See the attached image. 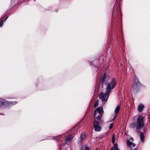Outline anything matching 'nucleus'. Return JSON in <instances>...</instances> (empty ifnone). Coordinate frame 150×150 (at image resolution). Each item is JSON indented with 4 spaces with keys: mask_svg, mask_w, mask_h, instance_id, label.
I'll return each mask as SVG.
<instances>
[{
    "mask_svg": "<svg viewBox=\"0 0 150 150\" xmlns=\"http://www.w3.org/2000/svg\"><path fill=\"white\" fill-rule=\"evenodd\" d=\"M142 86V84L139 81L137 77L135 75L132 86V89L133 93L135 94L138 93Z\"/></svg>",
    "mask_w": 150,
    "mask_h": 150,
    "instance_id": "nucleus-1",
    "label": "nucleus"
},
{
    "mask_svg": "<svg viewBox=\"0 0 150 150\" xmlns=\"http://www.w3.org/2000/svg\"><path fill=\"white\" fill-rule=\"evenodd\" d=\"M118 12L120 13L121 14V12L120 8V4L118 1H117L114 6L113 11L112 13V23H113L114 22V16L116 15Z\"/></svg>",
    "mask_w": 150,
    "mask_h": 150,
    "instance_id": "nucleus-2",
    "label": "nucleus"
},
{
    "mask_svg": "<svg viewBox=\"0 0 150 150\" xmlns=\"http://www.w3.org/2000/svg\"><path fill=\"white\" fill-rule=\"evenodd\" d=\"M145 124L144 117L142 115H139L137 118L136 122V129L140 130L144 127Z\"/></svg>",
    "mask_w": 150,
    "mask_h": 150,
    "instance_id": "nucleus-3",
    "label": "nucleus"
},
{
    "mask_svg": "<svg viewBox=\"0 0 150 150\" xmlns=\"http://www.w3.org/2000/svg\"><path fill=\"white\" fill-rule=\"evenodd\" d=\"M116 83V79L115 78H112L110 82L108 83L107 87L105 88L106 93L107 94H110L111 90L113 89Z\"/></svg>",
    "mask_w": 150,
    "mask_h": 150,
    "instance_id": "nucleus-4",
    "label": "nucleus"
},
{
    "mask_svg": "<svg viewBox=\"0 0 150 150\" xmlns=\"http://www.w3.org/2000/svg\"><path fill=\"white\" fill-rule=\"evenodd\" d=\"M17 103L16 101L9 102L4 99L0 101V107L5 108L7 107L10 106Z\"/></svg>",
    "mask_w": 150,
    "mask_h": 150,
    "instance_id": "nucleus-5",
    "label": "nucleus"
},
{
    "mask_svg": "<svg viewBox=\"0 0 150 150\" xmlns=\"http://www.w3.org/2000/svg\"><path fill=\"white\" fill-rule=\"evenodd\" d=\"M110 94H107L106 93V91L105 93L101 92L99 96V98L101 99L103 102H106L108 98V96Z\"/></svg>",
    "mask_w": 150,
    "mask_h": 150,
    "instance_id": "nucleus-6",
    "label": "nucleus"
},
{
    "mask_svg": "<svg viewBox=\"0 0 150 150\" xmlns=\"http://www.w3.org/2000/svg\"><path fill=\"white\" fill-rule=\"evenodd\" d=\"M93 126L95 131L99 132L101 129V127L99 125V122L95 120H93Z\"/></svg>",
    "mask_w": 150,
    "mask_h": 150,
    "instance_id": "nucleus-7",
    "label": "nucleus"
},
{
    "mask_svg": "<svg viewBox=\"0 0 150 150\" xmlns=\"http://www.w3.org/2000/svg\"><path fill=\"white\" fill-rule=\"evenodd\" d=\"M98 112L99 114L103 115L104 111L102 107H99L95 110L94 114V117L96 116Z\"/></svg>",
    "mask_w": 150,
    "mask_h": 150,
    "instance_id": "nucleus-8",
    "label": "nucleus"
},
{
    "mask_svg": "<svg viewBox=\"0 0 150 150\" xmlns=\"http://www.w3.org/2000/svg\"><path fill=\"white\" fill-rule=\"evenodd\" d=\"M85 138H86L85 135L83 134H81L79 138V139L78 142V144H82Z\"/></svg>",
    "mask_w": 150,
    "mask_h": 150,
    "instance_id": "nucleus-9",
    "label": "nucleus"
},
{
    "mask_svg": "<svg viewBox=\"0 0 150 150\" xmlns=\"http://www.w3.org/2000/svg\"><path fill=\"white\" fill-rule=\"evenodd\" d=\"M106 74L105 73H104L103 74V76H102L101 78L102 84V86H103V84L105 83L106 82Z\"/></svg>",
    "mask_w": 150,
    "mask_h": 150,
    "instance_id": "nucleus-10",
    "label": "nucleus"
},
{
    "mask_svg": "<svg viewBox=\"0 0 150 150\" xmlns=\"http://www.w3.org/2000/svg\"><path fill=\"white\" fill-rule=\"evenodd\" d=\"M144 107V105L143 104H140L138 106V111L140 112H142Z\"/></svg>",
    "mask_w": 150,
    "mask_h": 150,
    "instance_id": "nucleus-11",
    "label": "nucleus"
},
{
    "mask_svg": "<svg viewBox=\"0 0 150 150\" xmlns=\"http://www.w3.org/2000/svg\"><path fill=\"white\" fill-rule=\"evenodd\" d=\"M140 140L142 142H143L144 140V135L143 133L142 132H140Z\"/></svg>",
    "mask_w": 150,
    "mask_h": 150,
    "instance_id": "nucleus-12",
    "label": "nucleus"
},
{
    "mask_svg": "<svg viewBox=\"0 0 150 150\" xmlns=\"http://www.w3.org/2000/svg\"><path fill=\"white\" fill-rule=\"evenodd\" d=\"M103 116V114H99L96 117V119L99 120V121L101 122H103V120L101 119V117Z\"/></svg>",
    "mask_w": 150,
    "mask_h": 150,
    "instance_id": "nucleus-13",
    "label": "nucleus"
},
{
    "mask_svg": "<svg viewBox=\"0 0 150 150\" xmlns=\"http://www.w3.org/2000/svg\"><path fill=\"white\" fill-rule=\"evenodd\" d=\"M70 135H69V136L67 137L66 139V143L69 144L70 142V140L71 139V138L70 137Z\"/></svg>",
    "mask_w": 150,
    "mask_h": 150,
    "instance_id": "nucleus-14",
    "label": "nucleus"
},
{
    "mask_svg": "<svg viewBox=\"0 0 150 150\" xmlns=\"http://www.w3.org/2000/svg\"><path fill=\"white\" fill-rule=\"evenodd\" d=\"M120 105H118L117 106L115 110V114H117L120 111Z\"/></svg>",
    "mask_w": 150,
    "mask_h": 150,
    "instance_id": "nucleus-15",
    "label": "nucleus"
},
{
    "mask_svg": "<svg viewBox=\"0 0 150 150\" xmlns=\"http://www.w3.org/2000/svg\"><path fill=\"white\" fill-rule=\"evenodd\" d=\"M61 137V135H59L53 137V139L54 140H58Z\"/></svg>",
    "mask_w": 150,
    "mask_h": 150,
    "instance_id": "nucleus-16",
    "label": "nucleus"
},
{
    "mask_svg": "<svg viewBox=\"0 0 150 150\" xmlns=\"http://www.w3.org/2000/svg\"><path fill=\"white\" fill-rule=\"evenodd\" d=\"M81 150H90V148L88 146L85 145L82 148Z\"/></svg>",
    "mask_w": 150,
    "mask_h": 150,
    "instance_id": "nucleus-17",
    "label": "nucleus"
},
{
    "mask_svg": "<svg viewBox=\"0 0 150 150\" xmlns=\"http://www.w3.org/2000/svg\"><path fill=\"white\" fill-rule=\"evenodd\" d=\"M135 127L136 128V123H132L130 125V127L131 128H133Z\"/></svg>",
    "mask_w": 150,
    "mask_h": 150,
    "instance_id": "nucleus-18",
    "label": "nucleus"
},
{
    "mask_svg": "<svg viewBox=\"0 0 150 150\" xmlns=\"http://www.w3.org/2000/svg\"><path fill=\"white\" fill-rule=\"evenodd\" d=\"M99 104V100H97L95 102L94 104V107L95 108H96L97 107Z\"/></svg>",
    "mask_w": 150,
    "mask_h": 150,
    "instance_id": "nucleus-19",
    "label": "nucleus"
},
{
    "mask_svg": "<svg viewBox=\"0 0 150 150\" xmlns=\"http://www.w3.org/2000/svg\"><path fill=\"white\" fill-rule=\"evenodd\" d=\"M132 142H131L129 140H127V146L130 147L131 146V144Z\"/></svg>",
    "mask_w": 150,
    "mask_h": 150,
    "instance_id": "nucleus-20",
    "label": "nucleus"
},
{
    "mask_svg": "<svg viewBox=\"0 0 150 150\" xmlns=\"http://www.w3.org/2000/svg\"><path fill=\"white\" fill-rule=\"evenodd\" d=\"M114 150H120L117 147V144H115L114 145Z\"/></svg>",
    "mask_w": 150,
    "mask_h": 150,
    "instance_id": "nucleus-21",
    "label": "nucleus"
},
{
    "mask_svg": "<svg viewBox=\"0 0 150 150\" xmlns=\"http://www.w3.org/2000/svg\"><path fill=\"white\" fill-rule=\"evenodd\" d=\"M115 136L114 135H113L112 136V143L114 144L115 142Z\"/></svg>",
    "mask_w": 150,
    "mask_h": 150,
    "instance_id": "nucleus-22",
    "label": "nucleus"
},
{
    "mask_svg": "<svg viewBox=\"0 0 150 150\" xmlns=\"http://www.w3.org/2000/svg\"><path fill=\"white\" fill-rule=\"evenodd\" d=\"M135 146V144H134V143L132 142V144H131V146H130L131 147V149H132V147H134Z\"/></svg>",
    "mask_w": 150,
    "mask_h": 150,
    "instance_id": "nucleus-23",
    "label": "nucleus"
},
{
    "mask_svg": "<svg viewBox=\"0 0 150 150\" xmlns=\"http://www.w3.org/2000/svg\"><path fill=\"white\" fill-rule=\"evenodd\" d=\"M112 127H113V123H112L110 124V126H109V128L110 129H111L112 128Z\"/></svg>",
    "mask_w": 150,
    "mask_h": 150,
    "instance_id": "nucleus-24",
    "label": "nucleus"
},
{
    "mask_svg": "<svg viewBox=\"0 0 150 150\" xmlns=\"http://www.w3.org/2000/svg\"><path fill=\"white\" fill-rule=\"evenodd\" d=\"M143 128V131L144 132H146V127H144Z\"/></svg>",
    "mask_w": 150,
    "mask_h": 150,
    "instance_id": "nucleus-25",
    "label": "nucleus"
},
{
    "mask_svg": "<svg viewBox=\"0 0 150 150\" xmlns=\"http://www.w3.org/2000/svg\"><path fill=\"white\" fill-rule=\"evenodd\" d=\"M4 22V21H2L1 22H0V27L2 26Z\"/></svg>",
    "mask_w": 150,
    "mask_h": 150,
    "instance_id": "nucleus-26",
    "label": "nucleus"
},
{
    "mask_svg": "<svg viewBox=\"0 0 150 150\" xmlns=\"http://www.w3.org/2000/svg\"><path fill=\"white\" fill-rule=\"evenodd\" d=\"M130 139L131 140H132V141H134V139H133V137H130Z\"/></svg>",
    "mask_w": 150,
    "mask_h": 150,
    "instance_id": "nucleus-27",
    "label": "nucleus"
},
{
    "mask_svg": "<svg viewBox=\"0 0 150 150\" xmlns=\"http://www.w3.org/2000/svg\"><path fill=\"white\" fill-rule=\"evenodd\" d=\"M131 150H137V147H136L135 149H131Z\"/></svg>",
    "mask_w": 150,
    "mask_h": 150,
    "instance_id": "nucleus-28",
    "label": "nucleus"
},
{
    "mask_svg": "<svg viewBox=\"0 0 150 150\" xmlns=\"http://www.w3.org/2000/svg\"><path fill=\"white\" fill-rule=\"evenodd\" d=\"M117 114H116L114 116V118H113V120L115 118V117H116V116H117Z\"/></svg>",
    "mask_w": 150,
    "mask_h": 150,
    "instance_id": "nucleus-29",
    "label": "nucleus"
},
{
    "mask_svg": "<svg viewBox=\"0 0 150 150\" xmlns=\"http://www.w3.org/2000/svg\"><path fill=\"white\" fill-rule=\"evenodd\" d=\"M75 127H75H74L73 129H71V130H74V128H75L74 127Z\"/></svg>",
    "mask_w": 150,
    "mask_h": 150,
    "instance_id": "nucleus-30",
    "label": "nucleus"
},
{
    "mask_svg": "<svg viewBox=\"0 0 150 150\" xmlns=\"http://www.w3.org/2000/svg\"><path fill=\"white\" fill-rule=\"evenodd\" d=\"M8 18V17H6L5 18H6V19H7Z\"/></svg>",
    "mask_w": 150,
    "mask_h": 150,
    "instance_id": "nucleus-31",
    "label": "nucleus"
},
{
    "mask_svg": "<svg viewBox=\"0 0 150 150\" xmlns=\"http://www.w3.org/2000/svg\"><path fill=\"white\" fill-rule=\"evenodd\" d=\"M6 20V18L4 19V21H5Z\"/></svg>",
    "mask_w": 150,
    "mask_h": 150,
    "instance_id": "nucleus-32",
    "label": "nucleus"
},
{
    "mask_svg": "<svg viewBox=\"0 0 150 150\" xmlns=\"http://www.w3.org/2000/svg\"><path fill=\"white\" fill-rule=\"evenodd\" d=\"M110 150H113V149L112 148H111L110 149Z\"/></svg>",
    "mask_w": 150,
    "mask_h": 150,
    "instance_id": "nucleus-33",
    "label": "nucleus"
},
{
    "mask_svg": "<svg viewBox=\"0 0 150 150\" xmlns=\"http://www.w3.org/2000/svg\"><path fill=\"white\" fill-rule=\"evenodd\" d=\"M6 14H7V12H6V13H5L4 14V15H5L6 14Z\"/></svg>",
    "mask_w": 150,
    "mask_h": 150,
    "instance_id": "nucleus-34",
    "label": "nucleus"
},
{
    "mask_svg": "<svg viewBox=\"0 0 150 150\" xmlns=\"http://www.w3.org/2000/svg\"><path fill=\"white\" fill-rule=\"evenodd\" d=\"M95 150H98V149H96Z\"/></svg>",
    "mask_w": 150,
    "mask_h": 150,
    "instance_id": "nucleus-35",
    "label": "nucleus"
},
{
    "mask_svg": "<svg viewBox=\"0 0 150 150\" xmlns=\"http://www.w3.org/2000/svg\"><path fill=\"white\" fill-rule=\"evenodd\" d=\"M3 17H4V16H2V18H3Z\"/></svg>",
    "mask_w": 150,
    "mask_h": 150,
    "instance_id": "nucleus-36",
    "label": "nucleus"
},
{
    "mask_svg": "<svg viewBox=\"0 0 150 150\" xmlns=\"http://www.w3.org/2000/svg\"><path fill=\"white\" fill-rule=\"evenodd\" d=\"M18 3L19 4H20V2H18Z\"/></svg>",
    "mask_w": 150,
    "mask_h": 150,
    "instance_id": "nucleus-37",
    "label": "nucleus"
},
{
    "mask_svg": "<svg viewBox=\"0 0 150 150\" xmlns=\"http://www.w3.org/2000/svg\"><path fill=\"white\" fill-rule=\"evenodd\" d=\"M0 114H1V115H3V114H1V113H0Z\"/></svg>",
    "mask_w": 150,
    "mask_h": 150,
    "instance_id": "nucleus-38",
    "label": "nucleus"
}]
</instances>
